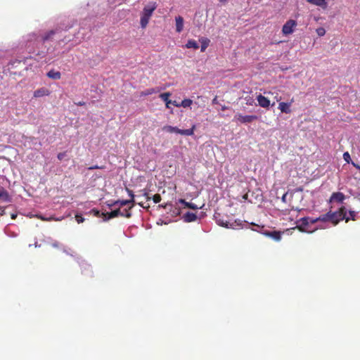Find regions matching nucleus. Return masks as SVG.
<instances>
[{
    "label": "nucleus",
    "instance_id": "f257e3e1",
    "mask_svg": "<svg viewBox=\"0 0 360 360\" xmlns=\"http://www.w3.org/2000/svg\"><path fill=\"white\" fill-rule=\"evenodd\" d=\"M157 8L156 3H150L144 6L140 18V25L142 29H145L149 20Z\"/></svg>",
    "mask_w": 360,
    "mask_h": 360
},
{
    "label": "nucleus",
    "instance_id": "f03ea898",
    "mask_svg": "<svg viewBox=\"0 0 360 360\" xmlns=\"http://www.w3.org/2000/svg\"><path fill=\"white\" fill-rule=\"evenodd\" d=\"M330 221L334 225L338 224L341 220L345 219L346 222L349 221V218L347 217V210L345 207H341L338 211L336 212H328Z\"/></svg>",
    "mask_w": 360,
    "mask_h": 360
},
{
    "label": "nucleus",
    "instance_id": "7ed1b4c3",
    "mask_svg": "<svg viewBox=\"0 0 360 360\" xmlns=\"http://www.w3.org/2000/svg\"><path fill=\"white\" fill-rule=\"evenodd\" d=\"M195 125H193L191 129H180L176 127H172L169 125L164 126L162 130L169 133H176L184 136H192L194 134Z\"/></svg>",
    "mask_w": 360,
    "mask_h": 360
},
{
    "label": "nucleus",
    "instance_id": "20e7f679",
    "mask_svg": "<svg viewBox=\"0 0 360 360\" xmlns=\"http://www.w3.org/2000/svg\"><path fill=\"white\" fill-rule=\"evenodd\" d=\"M217 224L228 229H238L243 227V221L240 220H235L233 222H229L222 219H217Z\"/></svg>",
    "mask_w": 360,
    "mask_h": 360
},
{
    "label": "nucleus",
    "instance_id": "39448f33",
    "mask_svg": "<svg viewBox=\"0 0 360 360\" xmlns=\"http://www.w3.org/2000/svg\"><path fill=\"white\" fill-rule=\"evenodd\" d=\"M297 26V22L295 20H288L282 27V33L287 36L292 34L295 27Z\"/></svg>",
    "mask_w": 360,
    "mask_h": 360
},
{
    "label": "nucleus",
    "instance_id": "423d86ee",
    "mask_svg": "<svg viewBox=\"0 0 360 360\" xmlns=\"http://www.w3.org/2000/svg\"><path fill=\"white\" fill-rule=\"evenodd\" d=\"M258 117L257 115H243L242 114L238 113L235 115L234 120H237L240 123H251L255 120H257Z\"/></svg>",
    "mask_w": 360,
    "mask_h": 360
},
{
    "label": "nucleus",
    "instance_id": "0eeeda50",
    "mask_svg": "<svg viewBox=\"0 0 360 360\" xmlns=\"http://www.w3.org/2000/svg\"><path fill=\"white\" fill-rule=\"evenodd\" d=\"M101 215L104 217V221L117 217L118 216H124V212H122L120 208L113 210L110 212L102 213Z\"/></svg>",
    "mask_w": 360,
    "mask_h": 360
},
{
    "label": "nucleus",
    "instance_id": "6e6552de",
    "mask_svg": "<svg viewBox=\"0 0 360 360\" xmlns=\"http://www.w3.org/2000/svg\"><path fill=\"white\" fill-rule=\"evenodd\" d=\"M12 198L9 193L4 187L0 186V202H11Z\"/></svg>",
    "mask_w": 360,
    "mask_h": 360
},
{
    "label": "nucleus",
    "instance_id": "1a4fd4ad",
    "mask_svg": "<svg viewBox=\"0 0 360 360\" xmlns=\"http://www.w3.org/2000/svg\"><path fill=\"white\" fill-rule=\"evenodd\" d=\"M345 195H344V193H342L341 192H335V193H332V195L330 198L329 202H337L341 203L345 200Z\"/></svg>",
    "mask_w": 360,
    "mask_h": 360
},
{
    "label": "nucleus",
    "instance_id": "9d476101",
    "mask_svg": "<svg viewBox=\"0 0 360 360\" xmlns=\"http://www.w3.org/2000/svg\"><path fill=\"white\" fill-rule=\"evenodd\" d=\"M184 20L181 15L175 17V30L177 33H181L184 30Z\"/></svg>",
    "mask_w": 360,
    "mask_h": 360
},
{
    "label": "nucleus",
    "instance_id": "9b49d317",
    "mask_svg": "<svg viewBox=\"0 0 360 360\" xmlns=\"http://www.w3.org/2000/svg\"><path fill=\"white\" fill-rule=\"evenodd\" d=\"M257 101L260 107L267 108L270 105V101L262 94H259L257 96Z\"/></svg>",
    "mask_w": 360,
    "mask_h": 360
},
{
    "label": "nucleus",
    "instance_id": "f8f14e48",
    "mask_svg": "<svg viewBox=\"0 0 360 360\" xmlns=\"http://www.w3.org/2000/svg\"><path fill=\"white\" fill-rule=\"evenodd\" d=\"M292 102L293 98L291 99V101L290 103L281 102L278 105V109L281 110V112L286 114L290 113V106Z\"/></svg>",
    "mask_w": 360,
    "mask_h": 360
},
{
    "label": "nucleus",
    "instance_id": "ddd939ff",
    "mask_svg": "<svg viewBox=\"0 0 360 360\" xmlns=\"http://www.w3.org/2000/svg\"><path fill=\"white\" fill-rule=\"evenodd\" d=\"M49 94H50V91L48 89H46L45 87H41V88L37 89L36 91H34L33 96L35 98H39V97H43L45 96H49Z\"/></svg>",
    "mask_w": 360,
    "mask_h": 360
},
{
    "label": "nucleus",
    "instance_id": "4468645a",
    "mask_svg": "<svg viewBox=\"0 0 360 360\" xmlns=\"http://www.w3.org/2000/svg\"><path fill=\"white\" fill-rule=\"evenodd\" d=\"M264 234L273 238L276 241H279L281 239V233L278 231H265Z\"/></svg>",
    "mask_w": 360,
    "mask_h": 360
},
{
    "label": "nucleus",
    "instance_id": "2eb2a0df",
    "mask_svg": "<svg viewBox=\"0 0 360 360\" xmlns=\"http://www.w3.org/2000/svg\"><path fill=\"white\" fill-rule=\"evenodd\" d=\"M47 77L50 79L58 80L61 78V73L59 71L55 70H51L46 74Z\"/></svg>",
    "mask_w": 360,
    "mask_h": 360
},
{
    "label": "nucleus",
    "instance_id": "dca6fc26",
    "mask_svg": "<svg viewBox=\"0 0 360 360\" xmlns=\"http://www.w3.org/2000/svg\"><path fill=\"white\" fill-rule=\"evenodd\" d=\"M182 218L185 222H192L197 219V216L195 213L188 212L184 214Z\"/></svg>",
    "mask_w": 360,
    "mask_h": 360
},
{
    "label": "nucleus",
    "instance_id": "f3484780",
    "mask_svg": "<svg viewBox=\"0 0 360 360\" xmlns=\"http://www.w3.org/2000/svg\"><path fill=\"white\" fill-rule=\"evenodd\" d=\"M171 96V93L169 92H165L161 94H160V98L165 102L166 108H169V104H171L172 101L169 100V97Z\"/></svg>",
    "mask_w": 360,
    "mask_h": 360
},
{
    "label": "nucleus",
    "instance_id": "a211bd4d",
    "mask_svg": "<svg viewBox=\"0 0 360 360\" xmlns=\"http://www.w3.org/2000/svg\"><path fill=\"white\" fill-rule=\"evenodd\" d=\"M307 1L323 8H326L327 7L326 0H307Z\"/></svg>",
    "mask_w": 360,
    "mask_h": 360
},
{
    "label": "nucleus",
    "instance_id": "6ab92c4d",
    "mask_svg": "<svg viewBox=\"0 0 360 360\" xmlns=\"http://www.w3.org/2000/svg\"><path fill=\"white\" fill-rule=\"evenodd\" d=\"M309 219L310 217H303L300 219L301 224L300 226H297V228L301 231H304V227L307 226L309 224Z\"/></svg>",
    "mask_w": 360,
    "mask_h": 360
},
{
    "label": "nucleus",
    "instance_id": "aec40b11",
    "mask_svg": "<svg viewBox=\"0 0 360 360\" xmlns=\"http://www.w3.org/2000/svg\"><path fill=\"white\" fill-rule=\"evenodd\" d=\"M199 41L201 43L200 51L204 52L208 47L210 41L209 39L205 37L200 38Z\"/></svg>",
    "mask_w": 360,
    "mask_h": 360
},
{
    "label": "nucleus",
    "instance_id": "412c9836",
    "mask_svg": "<svg viewBox=\"0 0 360 360\" xmlns=\"http://www.w3.org/2000/svg\"><path fill=\"white\" fill-rule=\"evenodd\" d=\"M131 205V201H129L128 200H118L112 202V204L109 205L110 207L115 206L116 205H119L120 207H123L127 205Z\"/></svg>",
    "mask_w": 360,
    "mask_h": 360
},
{
    "label": "nucleus",
    "instance_id": "4be33fe9",
    "mask_svg": "<svg viewBox=\"0 0 360 360\" xmlns=\"http://www.w3.org/2000/svg\"><path fill=\"white\" fill-rule=\"evenodd\" d=\"M187 49H198L199 48L198 44L194 39H189L185 45Z\"/></svg>",
    "mask_w": 360,
    "mask_h": 360
},
{
    "label": "nucleus",
    "instance_id": "5701e85b",
    "mask_svg": "<svg viewBox=\"0 0 360 360\" xmlns=\"http://www.w3.org/2000/svg\"><path fill=\"white\" fill-rule=\"evenodd\" d=\"M126 191L131 198L130 200H128L131 201V205L129 206V210H131L135 205L134 194V192L128 188H126Z\"/></svg>",
    "mask_w": 360,
    "mask_h": 360
},
{
    "label": "nucleus",
    "instance_id": "b1692460",
    "mask_svg": "<svg viewBox=\"0 0 360 360\" xmlns=\"http://www.w3.org/2000/svg\"><path fill=\"white\" fill-rule=\"evenodd\" d=\"M192 103H193V101L191 99L186 98L181 101V103L179 104V105H180V107L188 108V107H190Z\"/></svg>",
    "mask_w": 360,
    "mask_h": 360
},
{
    "label": "nucleus",
    "instance_id": "393cba45",
    "mask_svg": "<svg viewBox=\"0 0 360 360\" xmlns=\"http://www.w3.org/2000/svg\"><path fill=\"white\" fill-rule=\"evenodd\" d=\"M55 34V31L54 30H51L49 32H48L47 33H46L43 37H42V41L43 42H45L46 41L50 39Z\"/></svg>",
    "mask_w": 360,
    "mask_h": 360
},
{
    "label": "nucleus",
    "instance_id": "a878e982",
    "mask_svg": "<svg viewBox=\"0 0 360 360\" xmlns=\"http://www.w3.org/2000/svg\"><path fill=\"white\" fill-rule=\"evenodd\" d=\"M318 220L319 221H323V222H326V221H330V219H329V214H328V212L324 214H322L321 216H319L318 217Z\"/></svg>",
    "mask_w": 360,
    "mask_h": 360
},
{
    "label": "nucleus",
    "instance_id": "bb28decb",
    "mask_svg": "<svg viewBox=\"0 0 360 360\" xmlns=\"http://www.w3.org/2000/svg\"><path fill=\"white\" fill-rule=\"evenodd\" d=\"M155 92H156V91L155 90V89L151 88V89H146L144 91H142L141 93V95L146 96L151 95Z\"/></svg>",
    "mask_w": 360,
    "mask_h": 360
},
{
    "label": "nucleus",
    "instance_id": "cd10ccee",
    "mask_svg": "<svg viewBox=\"0 0 360 360\" xmlns=\"http://www.w3.org/2000/svg\"><path fill=\"white\" fill-rule=\"evenodd\" d=\"M316 32L319 37H323L326 34V30L323 27L317 28Z\"/></svg>",
    "mask_w": 360,
    "mask_h": 360
},
{
    "label": "nucleus",
    "instance_id": "c85d7f7f",
    "mask_svg": "<svg viewBox=\"0 0 360 360\" xmlns=\"http://www.w3.org/2000/svg\"><path fill=\"white\" fill-rule=\"evenodd\" d=\"M186 207L190 208V209H192V210H197V209H198V206L196 205H195L194 203H192V202H187V203L186 204Z\"/></svg>",
    "mask_w": 360,
    "mask_h": 360
},
{
    "label": "nucleus",
    "instance_id": "c756f323",
    "mask_svg": "<svg viewBox=\"0 0 360 360\" xmlns=\"http://www.w3.org/2000/svg\"><path fill=\"white\" fill-rule=\"evenodd\" d=\"M161 196L160 194H155L153 197V200L155 203H158L161 201Z\"/></svg>",
    "mask_w": 360,
    "mask_h": 360
},
{
    "label": "nucleus",
    "instance_id": "7c9ffc66",
    "mask_svg": "<svg viewBox=\"0 0 360 360\" xmlns=\"http://www.w3.org/2000/svg\"><path fill=\"white\" fill-rule=\"evenodd\" d=\"M122 212H124V217H127V218H130L131 217V210L129 209H125Z\"/></svg>",
    "mask_w": 360,
    "mask_h": 360
},
{
    "label": "nucleus",
    "instance_id": "2f4dec72",
    "mask_svg": "<svg viewBox=\"0 0 360 360\" xmlns=\"http://www.w3.org/2000/svg\"><path fill=\"white\" fill-rule=\"evenodd\" d=\"M349 217H347L349 218V219H352L353 221L356 220L355 217L356 216V212L355 211L350 210L349 212Z\"/></svg>",
    "mask_w": 360,
    "mask_h": 360
},
{
    "label": "nucleus",
    "instance_id": "473e14b6",
    "mask_svg": "<svg viewBox=\"0 0 360 360\" xmlns=\"http://www.w3.org/2000/svg\"><path fill=\"white\" fill-rule=\"evenodd\" d=\"M75 219L78 224L82 223L84 221V219L79 214L75 215Z\"/></svg>",
    "mask_w": 360,
    "mask_h": 360
},
{
    "label": "nucleus",
    "instance_id": "72a5a7b5",
    "mask_svg": "<svg viewBox=\"0 0 360 360\" xmlns=\"http://www.w3.org/2000/svg\"><path fill=\"white\" fill-rule=\"evenodd\" d=\"M141 192H142V195L144 197H146L147 200H150V197L148 195V193L147 190L143 189V190L141 191Z\"/></svg>",
    "mask_w": 360,
    "mask_h": 360
},
{
    "label": "nucleus",
    "instance_id": "f704fd0d",
    "mask_svg": "<svg viewBox=\"0 0 360 360\" xmlns=\"http://www.w3.org/2000/svg\"><path fill=\"white\" fill-rule=\"evenodd\" d=\"M65 156H66V153L63 152V153H59L57 155V158L59 160H62Z\"/></svg>",
    "mask_w": 360,
    "mask_h": 360
},
{
    "label": "nucleus",
    "instance_id": "c9c22d12",
    "mask_svg": "<svg viewBox=\"0 0 360 360\" xmlns=\"http://www.w3.org/2000/svg\"><path fill=\"white\" fill-rule=\"evenodd\" d=\"M343 158L345 159V161H347V162H349V159H350V155L349 154L348 152H345L344 154H343Z\"/></svg>",
    "mask_w": 360,
    "mask_h": 360
},
{
    "label": "nucleus",
    "instance_id": "e433bc0d",
    "mask_svg": "<svg viewBox=\"0 0 360 360\" xmlns=\"http://www.w3.org/2000/svg\"><path fill=\"white\" fill-rule=\"evenodd\" d=\"M91 212L94 213V215L95 217H100V216H101L100 212H99L98 210H96V209H93V210H91Z\"/></svg>",
    "mask_w": 360,
    "mask_h": 360
},
{
    "label": "nucleus",
    "instance_id": "4c0bfd02",
    "mask_svg": "<svg viewBox=\"0 0 360 360\" xmlns=\"http://www.w3.org/2000/svg\"><path fill=\"white\" fill-rule=\"evenodd\" d=\"M318 221H319L318 217H316V218H310V219H309V224H315V223H316Z\"/></svg>",
    "mask_w": 360,
    "mask_h": 360
},
{
    "label": "nucleus",
    "instance_id": "58836bf2",
    "mask_svg": "<svg viewBox=\"0 0 360 360\" xmlns=\"http://www.w3.org/2000/svg\"><path fill=\"white\" fill-rule=\"evenodd\" d=\"M103 167H99L98 165H94V166L89 167V169L93 170V169H103Z\"/></svg>",
    "mask_w": 360,
    "mask_h": 360
},
{
    "label": "nucleus",
    "instance_id": "ea45409f",
    "mask_svg": "<svg viewBox=\"0 0 360 360\" xmlns=\"http://www.w3.org/2000/svg\"><path fill=\"white\" fill-rule=\"evenodd\" d=\"M160 206L162 207L165 208V209H167L169 206L172 207V204L171 203H166L165 205H161Z\"/></svg>",
    "mask_w": 360,
    "mask_h": 360
},
{
    "label": "nucleus",
    "instance_id": "a19ab883",
    "mask_svg": "<svg viewBox=\"0 0 360 360\" xmlns=\"http://www.w3.org/2000/svg\"><path fill=\"white\" fill-rule=\"evenodd\" d=\"M179 202L183 204L186 207L187 202L184 199H179Z\"/></svg>",
    "mask_w": 360,
    "mask_h": 360
},
{
    "label": "nucleus",
    "instance_id": "79ce46f5",
    "mask_svg": "<svg viewBox=\"0 0 360 360\" xmlns=\"http://www.w3.org/2000/svg\"><path fill=\"white\" fill-rule=\"evenodd\" d=\"M75 104H76L77 105H78V106H83V105H85V102H84V101H79V102H78V103H75Z\"/></svg>",
    "mask_w": 360,
    "mask_h": 360
},
{
    "label": "nucleus",
    "instance_id": "37998d69",
    "mask_svg": "<svg viewBox=\"0 0 360 360\" xmlns=\"http://www.w3.org/2000/svg\"><path fill=\"white\" fill-rule=\"evenodd\" d=\"M171 104L174 105L176 107H180V103H177L176 101H172Z\"/></svg>",
    "mask_w": 360,
    "mask_h": 360
},
{
    "label": "nucleus",
    "instance_id": "c03bdc74",
    "mask_svg": "<svg viewBox=\"0 0 360 360\" xmlns=\"http://www.w3.org/2000/svg\"><path fill=\"white\" fill-rule=\"evenodd\" d=\"M174 213H175L176 214H180L179 209L177 207H175V210L174 211Z\"/></svg>",
    "mask_w": 360,
    "mask_h": 360
},
{
    "label": "nucleus",
    "instance_id": "a18cd8bd",
    "mask_svg": "<svg viewBox=\"0 0 360 360\" xmlns=\"http://www.w3.org/2000/svg\"><path fill=\"white\" fill-rule=\"evenodd\" d=\"M352 165L357 169L360 171V165H356L355 163H352Z\"/></svg>",
    "mask_w": 360,
    "mask_h": 360
},
{
    "label": "nucleus",
    "instance_id": "49530a36",
    "mask_svg": "<svg viewBox=\"0 0 360 360\" xmlns=\"http://www.w3.org/2000/svg\"><path fill=\"white\" fill-rule=\"evenodd\" d=\"M248 193H245L243 195V199H244V200H248Z\"/></svg>",
    "mask_w": 360,
    "mask_h": 360
},
{
    "label": "nucleus",
    "instance_id": "de8ad7c7",
    "mask_svg": "<svg viewBox=\"0 0 360 360\" xmlns=\"http://www.w3.org/2000/svg\"><path fill=\"white\" fill-rule=\"evenodd\" d=\"M0 211H1V212H0V214H1V215H3V214H4V208H3V207H0Z\"/></svg>",
    "mask_w": 360,
    "mask_h": 360
},
{
    "label": "nucleus",
    "instance_id": "09e8293b",
    "mask_svg": "<svg viewBox=\"0 0 360 360\" xmlns=\"http://www.w3.org/2000/svg\"><path fill=\"white\" fill-rule=\"evenodd\" d=\"M11 219H15L17 217V214H11Z\"/></svg>",
    "mask_w": 360,
    "mask_h": 360
},
{
    "label": "nucleus",
    "instance_id": "8fccbe9b",
    "mask_svg": "<svg viewBox=\"0 0 360 360\" xmlns=\"http://www.w3.org/2000/svg\"><path fill=\"white\" fill-rule=\"evenodd\" d=\"M286 196H287V193H285V194L283 195V197H282V200H283V202H285V198H286Z\"/></svg>",
    "mask_w": 360,
    "mask_h": 360
},
{
    "label": "nucleus",
    "instance_id": "3c124183",
    "mask_svg": "<svg viewBox=\"0 0 360 360\" xmlns=\"http://www.w3.org/2000/svg\"><path fill=\"white\" fill-rule=\"evenodd\" d=\"M221 3H225L227 0H219Z\"/></svg>",
    "mask_w": 360,
    "mask_h": 360
},
{
    "label": "nucleus",
    "instance_id": "603ef678",
    "mask_svg": "<svg viewBox=\"0 0 360 360\" xmlns=\"http://www.w3.org/2000/svg\"><path fill=\"white\" fill-rule=\"evenodd\" d=\"M216 100H217V98H214V100H213V103L216 102Z\"/></svg>",
    "mask_w": 360,
    "mask_h": 360
}]
</instances>
